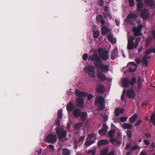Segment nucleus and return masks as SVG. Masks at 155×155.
Segmentation results:
<instances>
[{
  "label": "nucleus",
  "mask_w": 155,
  "mask_h": 155,
  "mask_svg": "<svg viewBox=\"0 0 155 155\" xmlns=\"http://www.w3.org/2000/svg\"><path fill=\"white\" fill-rule=\"evenodd\" d=\"M144 142L146 145H149L150 143L149 141L147 140H144Z\"/></svg>",
  "instance_id": "obj_58"
},
{
  "label": "nucleus",
  "mask_w": 155,
  "mask_h": 155,
  "mask_svg": "<svg viewBox=\"0 0 155 155\" xmlns=\"http://www.w3.org/2000/svg\"><path fill=\"white\" fill-rule=\"evenodd\" d=\"M136 81V79L134 77H133L131 80L130 82V84L132 86L134 85Z\"/></svg>",
  "instance_id": "obj_37"
},
{
  "label": "nucleus",
  "mask_w": 155,
  "mask_h": 155,
  "mask_svg": "<svg viewBox=\"0 0 155 155\" xmlns=\"http://www.w3.org/2000/svg\"><path fill=\"white\" fill-rule=\"evenodd\" d=\"M66 108L68 111H71L73 110L74 109V106L71 101H70L67 104Z\"/></svg>",
  "instance_id": "obj_22"
},
{
  "label": "nucleus",
  "mask_w": 155,
  "mask_h": 155,
  "mask_svg": "<svg viewBox=\"0 0 155 155\" xmlns=\"http://www.w3.org/2000/svg\"><path fill=\"white\" fill-rule=\"evenodd\" d=\"M142 122V121L141 120H138L137 122H136L135 124V126L136 127H137L138 125H139L141 122Z\"/></svg>",
  "instance_id": "obj_56"
},
{
  "label": "nucleus",
  "mask_w": 155,
  "mask_h": 155,
  "mask_svg": "<svg viewBox=\"0 0 155 155\" xmlns=\"http://www.w3.org/2000/svg\"><path fill=\"white\" fill-rule=\"evenodd\" d=\"M121 126L124 129H130L132 127V126L131 124L127 123H123Z\"/></svg>",
  "instance_id": "obj_19"
},
{
  "label": "nucleus",
  "mask_w": 155,
  "mask_h": 155,
  "mask_svg": "<svg viewBox=\"0 0 155 155\" xmlns=\"http://www.w3.org/2000/svg\"><path fill=\"white\" fill-rule=\"evenodd\" d=\"M145 135L146 137H151V134H150L149 133H146L145 134Z\"/></svg>",
  "instance_id": "obj_62"
},
{
  "label": "nucleus",
  "mask_w": 155,
  "mask_h": 155,
  "mask_svg": "<svg viewBox=\"0 0 155 155\" xmlns=\"http://www.w3.org/2000/svg\"><path fill=\"white\" fill-rule=\"evenodd\" d=\"M140 155H147L146 152L145 151H142L140 153Z\"/></svg>",
  "instance_id": "obj_63"
},
{
  "label": "nucleus",
  "mask_w": 155,
  "mask_h": 155,
  "mask_svg": "<svg viewBox=\"0 0 155 155\" xmlns=\"http://www.w3.org/2000/svg\"><path fill=\"white\" fill-rule=\"evenodd\" d=\"M127 96L130 98H133L135 97V93L133 89L127 91Z\"/></svg>",
  "instance_id": "obj_17"
},
{
  "label": "nucleus",
  "mask_w": 155,
  "mask_h": 155,
  "mask_svg": "<svg viewBox=\"0 0 155 155\" xmlns=\"http://www.w3.org/2000/svg\"><path fill=\"white\" fill-rule=\"evenodd\" d=\"M95 68L93 65H88L84 68V72L92 78L96 77Z\"/></svg>",
  "instance_id": "obj_3"
},
{
  "label": "nucleus",
  "mask_w": 155,
  "mask_h": 155,
  "mask_svg": "<svg viewBox=\"0 0 155 155\" xmlns=\"http://www.w3.org/2000/svg\"><path fill=\"white\" fill-rule=\"evenodd\" d=\"M134 38L132 36L128 37L127 48L128 50L133 49L138 47L139 43L140 41L141 38H137L136 39L135 42H134Z\"/></svg>",
  "instance_id": "obj_1"
},
{
  "label": "nucleus",
  "mask_w": 155,
  "mask_h": 155,
  "mask_svg": "<svg viewBox=\"0 0 155 155\" xmlns=\"http://www.w3.org/2000/svg\"><path fill=\"white\" fill-rule=\"evenodd\" d=\"M137 114H134L129 118L130 122L131 123H134L137 119Z\"/></svg>",
  "instance_id": "obj_23"
},
{
  "label": "nucleus",
  "mask_w": 155,
  "mask_h": 155,
  "mask_svg": "<svg viewBox=\"0 0 155 155\" xmlns=\"http://www.w3.org/2000/svg\"><path fill=\"white\" fill-rule=\"evenodd\" d=\"M137 17L135 14L131 13L129 14L127 16L125 21L128 23H130L131 20H134Z\"/></svg>",
  "instance_id": "obj_13"
},
{
  "label": "nucleus",
  "mask_w": 155,
  "mask_h": 155,
  "mask_svg": "<svg viewBox=\"0 0 155 155\" xmlns=\"http://www.w3.org/2000/svg\"><path fill=\"white\" fill-rule=\"evenodd\" d=\"M118 51L117 49H115L113 50L112 52V56L114 58H112L113 60L117 58V56Z\"/></svg>",
  "instance_id": "obj_26"
},
{
  "label": "nucleus",
  "mask_w": 155,
  "mask_h": 155,
  "mask_svg": "<svg viewBox=\"0 0 155 155\" xmlns=\"http://www.w3.org/2000/svg\"><path fill=\"white\" fill-rule=\"evenodd\" d=\"M100 22L101 24L102 25H104L105 22V21L104 19H103L101 21H100Z\"/></svg>",
  "instance_id": "obj_60"
},
{
  "label": "nucleus",
  "mask_w": 155,
  "mask_h": 155,
  "mask_svg": "<svg viewBox=\"0 0 155 155\" xmlns=\"http://www.w3.org/2000/svg\"><path fill=\"white\" fill-rule=\"evenodd\" d=\"M97 91L99 93H103L104 91V88L103 86H100L97 89Z\"/></svg>",
  "instance_id": "obj_31"
},
{
  "label": "nucleus",
  "mask_w": 155,
  "mask_h": 155,
  "mask_svg": "<svg viewBox=\"0 0 155 155\" xmlns=\"http://www.w3.org/2000/svg\"><path fill=\"white\" fill-rule=\"evenodd\" d=\"M135 60L137 64H139L141 62V60L140 58H136Z\"/></svg>",
  "instance_id": "obj_57"
},
{
  "label": "nucleus",
  "mask_w": 155,
  "mask_h": 155,
  "mask_svg": "<svg viewBox=\"0 0 155 155\" xmlns=\"http://www.w3.org/2000/svg\"><path fill=\"white\" fill-rule=\"evenodd\" d=\"M137 22L138 23V26L137 28H136L135 27H134L133 29V31L134 32V35L135 36H141L142 35V34L141 32V31L143 28L142 26L141 25L142 21L140 20H137Z\"/></svg>",
  "instance_id": "obj_7"
},
{
  "label": "nucleus",
  "mask_w": 155,
  "mask_h": 155,
  "mask_svg": "<svg viewBox=\"0 0 155 155\" xmlns=\"http://www.w3.org/2000/svg\"><path fill=\"white\" fill-rule=\"evenodd\" d=\"M101 130H104V131H105V132L106 133L107 130V127L105 124H104L103 125V126L102 127V128L101 129Z\"/></svg>",
  "instance_id": "obj_42"
},
{
  "label": "nucleus",
  "mask_w": 155,
  "mask_h": 155,
  "mask_svg": "<svg viewBox=\"0 0 155 155\" xmlns=\"http://www.w3.org/2000/svg\"><path fill=\"white\" fill-rule=\"evenodd\" d=\"M149 14L147 9L143 10L141 14V17L144 19H147L149 17Z\"/></svg>",
  "instance_id": "obj_16"
},
{
  "label": "nucleus",
  "mask_w": 155,
  "mask_h": 155,
  "mask_svg": "<svg viewBox=\"0 0 155 155\" xmlns=\"http://www.w3.org/2000/svg\"><path fill=\"white\" fill-rule=\"evenodd\" d=\"M100 32L99 31H97L94 32V37L95 38H97L99 35Z\"/></svg>",
  "instance_id": "obj_45"
},
{
  "label": "nucleus",
  "mask_w": 155,
  "mask_h": 155,
  "mask_svg": "<svg viewBox=\"0 0 155 155\" xmlns=\"http://www.w3.org/2000/svg\"><path fill=\"white\" fill-rule=\"evenodd\" d=\"M98 4L100 6H103L104 5V1L103 0H100L98 2Z\"/></svg>",
  "instance_id": "obj_54"
},
{
  "label": "nucleus",
  "mask_w": 155,
  "mask_h": 155,
  "mask_svg": "<svg viewBox=\"0 0 155 155\" xmlns=\"http://www.w3.org/2000/svg\"><path fill=\"white\" fill-rule=\"evenodd\" d=\"M127 117H122L120 118V120L122 122H124L127 121Z\"/></svg>",
  "instance_id": "obj_47"
},
{
  "label": "nucleus",
  "mask_w": 155,
  "mask_h": 155,
  "mask_svg": "<svg viewBox=\"0 0 155 155\" xmlns=\"http://www.w3.org/2000/svg\"><path fill=\"white\" fill-rule=\"evenodd\" d=\"M93 97V96L92 94H89L87 96V99L88 100H90Z\"/></svg>",
  "instance_id": "obj_59"
},
{
  "label": "nucleus",
  "mask_w": 155,
  "mask_h": 155,
  "mask_svg": "<svg viewBox=\"0 0 155 155\" xmlns=\"http://www.w3.org/2000/svg\"><path fill=\"white\" fill-rule=\"evenodd\" d=\"M136 69V68L133 69L131 67H130L129 68V71L130 72H133Z\"/></svg>",
  "instance_id": "obj_55"
},
{
  "label": "nucleus",
  "mask_w": 155,
  "mask_h": 155,
  "mask_svg": "<svg viewBox=\"0 0 155 155\" xmlns=\"http://www.w3.org/2000/svg\"><path fill=\"white\" fill-rule=\"evenodd\" d=\"M49 148L51 150V151L53 152L54 150V146L53 145H50L48 146Z\"/></svg>",
  "instance_id": "obj_53"
},
{
  "label": "nucleus",
  "mask_w": 155,
  "mask_h": 155,
  "mask_svg": "<svg viewBox=\"0 0 155 155\" xmlns=\"http://www.w3.org/2000/svg\"><path fill=\"white\" fill-rule=\"evenodd\" d=\"M85 136H83L81 137L80 139H79V140L78 141H77L76 140H75V143H78V142L82 141H83L84 138H85Z\"/></svg>",
  "instance_id": "obj_48"
},
{
  "label": "nucleus",
  "mask_w": 155,
  "mask_h": 155,
  "mask_svg": "<svg viewBox=\"0 0 155 155\" xmlns=\"http://www.w3.org/2000/svg\"><path fill=\"white\" fill-rule=\"evenodd\" d=\"M88 59L91 61H94V64L95 65L96 63H100L101 61L100 58L97 54L89 56Z\"/></svg>",
  "instance_id": "obj_11"
},
{
  "label": "nucleus",
  "mask_w": 155,
  "mask_h": 155,
  "mask_svg": "<svg viewBox=\"0 0 155 155\" xmlns=\"http://www.w3.org/2000/svg\"><path fill=\"white\" fill-rule=\"evenodd\" d=\"M113 120L116 123H117L118 122V118L116 117L113 118Z\"/></svg>",
  "instance_id": "obj_64"
},
{
  "label": "nucleus",
  "mask_w": 155,
  "mask_h": 155,
  "mask_svg": "<svg viewBox=\"0 0 155 155\" xmlns=\"http://www.w3.org/2000/svg\"><path fill=\"white\" fill-rule=\"evenodd\" d=\"M124 111V109L117 108L115 110L114 113L116 116H118L120 114L122 113Z\"/></svg>",
  "instance_id": "obj_20"
},
{
  "label": "nucleus",
  "mask_w": 155,
  "mask_h": 155,
  "mask_svg": "<svg viewBox=\"0 0 155 155\" xmlns=\"http://www.w3.org/2000/svg\"><path fill=\"white\" fill-rule=\"evenodd\" d=\"M106 132L104 130H99L98 131V133L101 135H104L106 134Z\"/></svg>",
  "instance_id": "obj_50"
},
{
  "label": "nucleus",
  "mask_w": 155,
  "mask_h": 155,
  "mask_svg": "<svg viewBox=\"0 0 155 155\" xmlns=\"http://www.w3.org/2000/svg\"><path fill=\"white\" fill-rule=\"evenodd\" d=\"M103 19V17L101 15H99L96 17V19L97 21L99 22Z\"/></svg>",
  "instance_id": "obj_46"
},
{
  "label": "nucleus",
  "mask_w": 155,
  "mask_h": 155,
  "mask_svg": "<svg viewBox=\"0 0 155 155\" xmlns=\"http://www.w3.org/2000/svg\"><path fill=\"white\" fill-rule=\"evenodd\" d=\"M127 136L129 137H131L132 136V133L130 130H127L126 132Z\"/></svg>",
  "instance_id": "obj_49"
},
{
  "label": "nucleus",
  "mask_w": 155,
  "mask_h": 155,
  "mask_svg": "<svg viewBox=\"0 0 155 155\" xmlns=\"http://www.w3.org/2000/svg\"><path fill=\"white\" fill-rule=\"evenodd\" d=\"M96 134L94 133H92L89 135L87 138V140H88L91 138H94L96 137Z\"/></svg>",
  "instance_id": "obj_40"
},
{
  "label": "nucleus",
  "mask_w": 155,
  "mask_h": 155,
  "mask_svg": "<svg viewBox=\"0 0 155 155\" xmlns=\"http://www.w3.org/2000/svg\"><path fill=\"white\" fill-rule=\"evenodd\" d=\"M55 130L58 136V138L61 140H62L64 137L66 136L67 133L66 131L62 128L57 127L55 129Z\"/></svg>",
  "instance_id": "obj_9"
},
{
  "label": "nucleus",
  "mask_w": 155,
  "mask_h": 155,
  "mask_svg": "<svg viewBox=\"0 0 155 155\" xmlns=\"http://www.w3.org/2000/svg\"><path fill=\"white\" fill-rule=\"evenodd\" d=\"M62 151V154L64 155H69L70 154V150L67 149H64Z\"/></svg>",
  "instance_id": "obj_30"
},
{
  "label": "nucleus",
  "mask_w": 155,
  "mask_h": 155,
  "mask_svg": "<svg viewBox=\"0 0 155 155\" xmlns=\"http://www.w3.org/2000/svg\"><path fill=\"white\" fill-rule=\"evenodd\" d=\"M81 121H84L86 120L87 115V114L85 112H83L81 113Z\"/></svg>",
  "instance_id": "obj_24"
},
{
  "label": "nucleus",
  "mask_w": 155,
  "mask_h": 155,
  "mask_svg": "<svg viewBox=\"0 0 155 155\" xmlns=\"http://www.w3.org/2000/svg\"><path fill=\"white\" fill-rule=\"evenodd\" d=\"M110 31L108 28L104 26L102 28V33L104 35H105L107 34Z\"/></svg>",
  "instance_id": "obj_27"
},
{
  "label": "nucleus",
  "mask_w": 155,
  "mask_h": 155,
  "mask_svg": "<svg viewBox=\"0 0 155 155\" xmlns=\"http://www.w3.org/2000/svg\"><path fill=\"white\" fill-rule=\"evenodd\" d=\"M94 142L95 141L93 140H87L85 142L86 146L87 147H88Z\"/></svg>",
  "instance_id": "obj_32"
},
{
  "label": "nucleus",
  "mask_w": 155,
  "mask_h": 155,
  "mask_svg": "<svg viewBox=\"0 0 155 155\" xmlns=\"http://www.w3.org/2000/svg\"><path fill=\"white\" fill-rule=\"evenodd\" d=\"M45 140L48 142L53 143L56 142L57 137L56 135L50 134L46 136Z\"/></svg>",
  "instance_id": "obj_10"
},
{
  "label": "nucleus",
  "mask_w": 155,
  "mask_h": 155,
  "mask_svg": "<svg viewBox=\"0 0 155 155\" xmlns=\"http://www.w3.org/2000/svg\"><path fill=\"white\" fill-rule=\"evenodd\" d=\"M152 38L151 37H148L146 41V45H149L151 42Z\"/></svg>",
  "instance_id": "obj_41"
},
{
  "label": "nucleus",
  "mask_w": 155,
  "mask_h": 155,
  "mask_svg": "<svg viewBox=\"0 0 155 155\" xmlns=\"http://www.w3.org/2000/svg\"><path fill=\"white\" fill-rule=\"evenodd\" d=\"M140 148L137 145H134L133 146H132V147L130 149V150L132 151H134L136 149H139Z\"/></svg>",
  "instance_id": "obj_36"
},
{
  "label": "nucleus",
  "mask_w": 155,
  "mask_h": 155,
  "mask_svg": "<svg viewBox=\"0 0 155 155\" xmlns=\"http://www.w3.org/2000/svg\"><path fill=\"white\" fill-rule=\"evenodd\" d=\"M144 1L147 6L151 7L153 5V0H144Z\"/></svg>",
  "instance_id": "obj_28"
},
{
  "label": "nucleus",
  "mask_w": 155,
  "mask_h": 155,
  "mask_svg": "<svg viewBox=\"0 0 155 155\" xmlns=\"http://www.w3.org/2000/svg\"><path fill=\"white\" fill-rule=\"evenodd\" d=\"M155 53V48L149 49L147 50L145 54L143 57L142 60V62L143 65L147 66L148 64V61L150 58V57L149 55V54L150 53Z\"/></svg>",
  "instance_id": "obj_4"
},
{
  "label": "nucleus",
  "mask_w": 155,
  "mask_h": 155,
  "mask_svg": "<svg viewBox=\"0 0 155 155\" xmlns=\"http://www.w3.org/2000/svg\"><path fill=\"white\" fill-rule=\"evenodd\" d=\"M81 111L79 109H76L73 111V114L76 118H78L81 115Z\"/></svg>",
  "instance_id": "obj_18"
},
{
  "label": "nucleus",
  "mask_w": 155,
  "mask_h": 155,
  "mask_svg": "<svg viewBox=\"0 0 155 155\" xmlns=\"http://www.w3.org/2000/svg\"><path fill=\"white\" fill-rule=\"evenodd\" d=\"M103 72L101 71H97V74L98 78L101 81H104L107 79L105 75L103 73Z\"/></svg>",
  "instance_id": "obj_15"
},
{
  "label": "nucleus",
  "mask_w": 155,
  "mask_h": 155,
  "mask_svg": "<svg viewBox=\"0 0 155 155\" xmlns=\"http://www.w3.org/2000/svg\"><path fill=\"white\" fill-rule=\"evenodd\" d=\"M104 10L105 12H104L103 14L104 15V17L106 18L108 17L110 18H111V16L109 8L107 6H105L104 7Z\"/></svg>",
  "instance_id": "obj_14"
},
{
  "label": "nucleus",
  "mask_w": 155,
  "mask_h": 155,
  "mask_svg": "<svg viewBox=\"0 0 155 155\" xmlns=\"http://www.w3.org/2000/svg\"><path fill=\"white\" fill-rule=\"evenodd\" d=\"M108 40L109 41L112 43H115L113 41V36L110 34H109L107 37Z\"/></svg>",
  "instance_id": "obj_38"
},
{
  "label": "nucleus",
  "mask_w": 155,
  "mask_h": 155,
  "mask_svg": "<svg viewBox=\"0 0 155 155\" xmlns=\"http://www.w3.org/2000/svg\"><path fill=\"white\" fill-rule=\"evenodd\" d=\"M75 92L76 96L78 97L77 100L78 106L79 107H83L84 103V99L82 97L87 96V94L84 92L80 91L77 89L75 90Z\"/></svg>",
  "instance_id": "obj_2"
},
{
  "label": "nucleus",
  "mask_w": 155,
  "mask_h": 155,
  "mask_svg": "<svg viewBox=\"0 0 155 155\" xmlns=\"http://www.w3.org/2000/svg\"><path fill=\"white\" fill-rule=\"evenodd\" d=\"M108 135L111 138H113L115 136V131L114 130H110L108 133Z\"/></svg>",
  "instance_id": "obj_29"
},
{
  "label": "nucleus",
  "mask_w": 155,
  "mask_h": 155,
  "mask_svg": "<svg viewBox=\"0 0 155 155\" xmlns=\"http://www.w3.org/2000/svg\"><path fill=\"white\" fill-rule=\"evenodd\" d=\"M95 103L96 105H100L101 109H104L105 101L103 97L100 96L97 97L95 99Z\"/></svg>",
  "instance_id": "obj_8"
},
{
  "label": "nucleus",
  "mask_w": 155,
  "mask_h": 155,
  "mask_svg": "<svg viewBox=\"0 0 155 155\" xmlns=\"http://www.w3.org/2000/svg\"><path fill=\"white\" fill-rule=\"evenodd\" d=\"M96 150H90L88 151V153L90 155H95V154Z\"/></svg>",
  "instance_id": "obj_43"
},
{
  "label": "nucleus",
  "mask_w": 155,
  "mask_h": 155,
  "mask_svg": "<svg viewBox=\"0 0 155 155\" xmlns=\"http://www.w3.org/2000/svg\"><path fill=\"white\" fill-rule=\"evenodd\" d=\"M143 7V5L142 3H138L137 5V10L138 11H141L142 8Z\"/></svg>",
  "instance_id": "obj_34"
},
{
  "label": "nucleus",
  "mask_w": 155,
  "mask_h": 155,
  "mask_svg": "<svg viewBox=\"0 0 155 155\" xmlns=\"http://www.w3.org/2000/svg\"><path fill=\"white\" fill-rule=\"evenodd\" d=\"M109 151V149L108 148H105L102 150L101 152V154L102 155H106Z\"/></svg>",
  "instance_id": "obj_35"
},
{
  "label": "nucleus",
  "mask_w": 155,
  "mask_h": 155,
  "mask_svg": "<svg viewBox=\"0 0 155 155\" xmlns=\"http://www.w3.org/2000/svg\"><path fill=\"white\" fill-rule=\"evenodd\" d=\"M137 83L139 85H140L141 83V80L140 77H139L137 80Z\"/></svg>",
  "instance_id": "obj_61"
},
{
  "label": "nucleus",
  "mask_w": 155,
  "mask_h": 155,
  "mask_svg": "<svg viewBox=\"0 0 155 155\" xmlns=\"http://www.w3.org/2000/svg\"><path fill=\"white\" fill-rule=\"evenodd\" d=\"M110 140L114 146H119L121 144L122 140L121 132L118 131L117 137L116 138H110Z\"/></svg>",
  "instance_id": "obj_6"
},
{
  "label": "nucleus",
  "mask_w": 155,
  "mask_h": 155,
  "mask_svg": "<svg viewBox=\"0 0 155 155\" xmlns=\"http://www.w3.org/2000/svg\"><path fill=\"white\" fill-rule=\"evenodd\" d=\"M95 66L97 68V71H101L104 73H107L109 70V66L105 65L101 61L100 63H96Z\"/></svg>",
  "instance_id": "obj_5"
},
{
  "label": "nucleus",
  "mask_w": 155,
  "mask_h": 155,
  "mask_svg": "<svg viewBox=\"0 0 155 155\" xmlns=\"http://www.w3.org/2000/svg\"><path fill=\"white\" fill-rule=\"evenodd\" d=\"M58 116L59 119L61 118L62 117V111L61 110H58Z\"/></svg>",
  "instance_id": "obj_39"
},
{
  "label": "nucleus",
  "mask_w": 155,
  "mask_h": 155,
  "mask_svg": "<svg viewBox=\"0 0 155 155\" xmlns=\"http://www.w3.org/2000/svg\"><path fill=\"white\" fill-rule=\"evenodd\" d=\"M132 147L131 144L130 143H128L126 146L125 148L126 149H128L130 148L131 149Z\"/></svg>",
  "instance_id": "obj_51"
},
{
  "label": "nucleus",
  "mask_w": 155,
  "mask_h": 155,
  "mask_svg": "<svg viewBox=\"0 0 155 155\" xmlns=\"http://www.w3.org/2000/svg\"><path fill=\"white\" fill-rule=\"evenodd\" d=\"M99 54L103 60H106L109 57L107 51L100 50L99 51Z\"/></svg>",
  "instance_id": "obj_12"
},
{
  "label": "nucleus",
  "mask_w": 155,
  "mask_h": 155,
  "mask_svg": "<svg viewBox=\"0 0 155 155\" xmlns=\"http://www.w3.org/2000/svg\"><path fill=\"white\" fill-rule=\"evenodd\" d=\"M82 126V123L81 122H79L78 123L74 125L75 129L76 130H79Z\"/></svg>",
  "instance_id": "obj_33"
},
{
  "label": "nucleus",
  "mask_w": 155,
  "mask_h": 155,
  "mask_svg": "<svg viewBox=\"0 0 155 155\" xmlns=\"http://www.w3.org/2000/svg\"><path fill=\"white\" fill-rule=\"evenodd\" d=\"M128 2L130 7H133L135 5L134 0H129Z\"/></svg>",
  "instance_id": "obj_44"
},
{
  "label": "nucleus",
  "mask_w": 155,
  "mask_h": 155,
  "mask_svg": "<svg viewBox=\"0 0 155 155\" xmlns=\"http://www.w3.org/2000/svg\"><path fill=\"white\" fill-rule=\"evenodd\" d=\"M109 143L108 140L107 139H102L99 142L98 144L99 145L101 146L103 145L108 144Z\"/></svg>",
  "instance_id": "obj_25"
},
{
  "label": "nucleus",
  "mask_w": 155,
  "mask_h": 155,
  "mask_svg": "<svg viewBox=\"0 0 155 155\" xmlns=\"http://www.w3.org/2000/svg\"><path fill=\"white\" fill-rule=\"evenodd\" d=\"M122 84L125 87H129L130 84L129 80L126 78L124 79L122 81Z\"/></svg>",
  "instance_id": "obj_21"
},
{
  "label": "nucleus",
  "mask_w": 155,
  "mask_h": 155,
  "mask_svg": "<svg viewBox=\"0 0 155 155\" xmlns=\"http://www.w3.org/2000/svg\"><path fill=\"white\" fill-rule=\"evenodd\" d=\"M88 55L87 54L85 53L84 54L83 56V58L84 60L86 61L87 59Z\"/></svg>",
  "instance_id": "obj_52"
}]
</instances>
